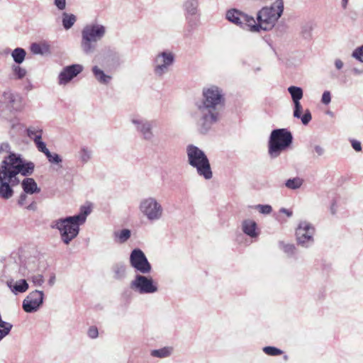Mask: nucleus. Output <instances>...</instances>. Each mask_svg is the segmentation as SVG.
I'll return each mask as SVG.
<instances>
[{
	"mask_svg": "<svg viewBox=\"0 0 363 363\" xmlns=\"http://www.w3.org/2000/svg\"><path fill=\"white\" fill-rule=\"evenodd\" d=\"M224 104L225 97L222 89L215 85L203 89L202 99L196 102V108L191 113V117L201 134L208 133L213 125L220 121V111Z\"/></svg>",
	"mask_w": 363,
	"mask_h": 363,
	"instance_id": "obj_1",
	"label": "nucleus"
},
{
	"mask_svg": "<svg viewBox=\"0 0 363 363\" xmlns=\"http://www.w3.org/2000/svg\"><path fill=\"white\" fill-rule=\"evenodd\" d=\"M35 164L24 160L21 155L10 153L0 163V198L8 200L13 195V187L21 183L18 174L28 177L33 174Z\"/></svg>",
	"mask_w": 363,
	"mask_h": 363,
	"instance_id": "obj_2",
	"label": "nucleus"
},
{
	"mask_svg": "<svg viewBox=\"0 0 363 363\" xmlns=\"http://www.w3.org/2000/svg\"><path fill=\"white\" fill-rule=\"evenodd\" d=\"M22 250L13 252L4 261V266L0 272V281L5 283L15 295L23 294L28 289V284L25 279L35 269V265L29 262L28 264L21 261Z\"/></svg>",
	"mask_w": 363,
	"mask_h": 363,
	"instance_id": "obj_3",
	"label": "nucleus"
},
{
	"mask_svg": "<svg viewBox=\"0 0 363 363\" xmlns=\"http://www.w3.org/2000/svg\"><path fill=\"white\" fill-rule=\"evenodd\" d=\"M91 211L89 206H82L78 214L57 219L52 222L51 228L58 230L62 242L69 245L79 235V227L85 223Z\"/></svg>",
	"mask_w": 363,
	"mask_h": 363,
	"instance_id": "obj_4",
	"label": "nucleus"
},
{
	"mask_svg": "<svg viewBox=\"0 0 363 363\" xmlns=\"http://www.w3.org/2000/svg\"><path fill=\"white\" fill-rule=\"evenodd\" d=\"M284 11L282 0H276L270 6L263 7L258 11L257 21L252 23V32H259L260 30H271L281 17Z\"/></svg>",
	"mask_w": 363,
	"mask_h": 363,
	"instance_id": "obj_5",
	"label": "nucleus"
},
{
	"mask_svg": "<svg viewBox=\"0 0 363 363\" xmlns=\"http://www.w3.org/2000/svg\"><path fill=\"white\" fill-rule=\"evenodd\" d=\"M186 152L189 164L195 168L197 174L206 180L213 177L211 164L205 152L197 146L190 144L186 146Z\"/></svg>",
	"mask_w": 363,
	"mask_h": 363,
	"instance_id": "obj_6",
	"label": "nucleus"
},
{
	"mask_svg": "<svg viewBox=\"0 0 363 363\" xmlns=\"http://www.w3.org/2000/svg\"><path fill=\"white\" fill-rule=\"evenodd\" d=\"M106 28L98 23L86 25L82 30L81 48L86 55L92 54L96 48L98 41L106 35Z\"/></svg>",
	"mask_w": 363,
	"mask_h": 363,
	"instance_id": "obj_7",
	"label": "nucleus"
},
{
	"mask_svg": "<svg viewBox=\"0 0 363 363\" xmlns=\"http://www.w3.org/2000/svg\"><path fill=\"white\" fill-rule=\"evenodd\" d=\"M293 142L291 133L286 128L274 129L271 132L268 143V153L272 158L279 157Z\"/></svg>",
	"mask_w": 363,
	"mask_h": 363,
	"instance_id": "obj_8",
	"label": "nucleus"
},
{
	"mask_svg": "<svg viewBox=\"0 0 363 363\" xmlns=\"http://www.w3.org/2000/svg\"><path fill=\"white\" fill-rule=\"evenodd\" d=\"M138 209L143 216L152 223L160 220L164 216V208L162 203L153 196L141 199Z\"/></svg>",
	"mask_w": 363,
	"mask_h": 363,
	"instance_id": "obj_9",
	"label": "nucleus"
},
{
	"mask_svg": "<svg viewBox=\"0 0 363 363\" xmlns=\"http://www.w3.org/2000/svg\"><path fill=\"white\" fill-rule=\"evenodd\" d=\"M130 288L139 294H152L159 290L157 283L151 276L138 273L130 282Z\"/></svg>",
	"mask_w": 363,
	"mask_h": 363,
	"instance_id": "obj_10",
	"label": "nucleus"
},
{
	"mask_svg": "<svg viewBox=\"0 0 363 363\" xmlns=\"http://www.w3.org/2000/svg\"><path fill=\"white\" fill-rule=\"evenodd\" d=\"M288 91L290 94L294 103V117L301 119L303 125H308L312 119V116L308 109H306L304 113L301 115L303 107L300 100L303 96V89L299 86H291L288 88Z\"/></svg>",
	"mask_w": 363,
	"mask_h": 363,
	"instance_id": "obj_11",
	"label": "nucleus"
},
{
	"mask_svg": "<svg viewBox=\"0 0 363 363\" xmlns=\"http://www.w3.org/2000/svg\"><path fill=\"white\" fill-rule=\"evenodd\" d=\"M175 62V55L170 50L158 52L152 60L153 72L158 77H163L169 72Z\"/></svg>",
	"mask_w": 363,
	"mask_h": 363,
	"instance_id": "obj_12",
	"label": "nucleus"
},
{
	"mask_svg": "<svg viewBox=\"0 0 363 363\" xmlns=\"http://www.w3.org/2000/svg\"><path fill=\"white\" fill-rule=\"evenodd\" d=\"M315 232V228L312 224L307 221H301L296 230L297 244L306 248L312 246Z\"/></svg>",
	"mask_w": 363,
	"mask_h": 363,
	"instance_id": "obj_13",
	"label": "nucleus"
},
{
	"mask_svg": "<svg viewBox=\"0 0 363 363\" xmlns=\"http://www.w3.org/2000/svg\"><path fill=\"white\" fill-rule=\"evenodd\" d=\"M130 122L134 125L135 130L140 135L142 139L146 141H152L155 138L153 128L155 121L147 120L140 116H133Z\"/></svg>",
	"mask_w": 363,
	"mask_h": 363,
	"instance_id": "obj_14",
	"label": "nucleus"
},
{
	"mask_svg": "<svg viewBox=\"0 0 363 363\" xmlns=\"http://www.w3.org/2000/svg\"><path fill=\"white\" fill-rule=\"evenodd\" d=\"M130 264L135 272L143 274H148L152 271L150 263L145 253L139 248H135L130 252Z\"/></svg>",
	"mask_w": 363,
	"mask_h": 363,
	"instance_id": "obj_15",
	"label": "nucleus"
},
{
	"mask_svg": "<svg viewBox=\"0 0 363 363\" xmlns=\"http://www.w3.org/2000/svg\"><path fill=\"white\" fill-rule=\"evenodd\" d=\"M225 18L230 23L242 28H247L252 32V23H255L254 17L238 9H231L226 11Z\"/></svg>",
	"mask_w": 363,
	"mask_h": 363,
	"instance_id": "obj_16",
	"label": "nucleus"
},
{
	"mask_svg": "<svg viewBox=\"0 0 363 363\" xmlns=\"http://www.w3.org/2000/svg\"><path fill=\"white\" fill-rule=\"evenodd\" d=\"M43 291L34 290L28 294L22 303V308L26 313H35L39 310L44 301Z\"/></svg>",
	"mask_w": 363,
	"mask_h": 363,
	"instance_id": "obj_17",
	"label": "nucleus"
},
{
	"mask_svg": "<svg viewBox=\"0 0 363 363\" xmlns=\"http://www.w3.org/2000/svg\"><path fill=\"white\" fill-rule=\"evenodd\" d=\"M83 66L79 64H73L66 66L58 75V83L65 85L83 71Z\"/></svg>",
	"mask_w": 363,
	"mask_h": 363,
	"instance_id": "obj_18",
	"label": "nucleus"
},
{
	"mask_svg": "<svg viewBox=\"0 0 363 363\" xmlns=\"http://www.w3.org/2000/svg\"><path fill=\"white\" fill-rule=\"evenodd\" d=\"M2 99L11 111L18 112L23 109V99L19 94L6 91L3 93Z\"/></svg>",
	"mask_w": 363,
	"mask_h": 363,
	"instance_id": "obj_19",
	"label": "nucleus"
},
{
	"mask_svg": "<svg viewBox=\"0 0 363 363\" xmlns=\"http://www.w3.org/2000/svg\"><path fill=\"white\" fill-rule=\"evenodd\" d=\"M183 9L186 20L191 23L194 18H199L201 12L198 0H186L183 3Z\"/></svg>",
	"mask_w": 363,
	"mask_h": 363,
	"instance_id": "obj_20",
	"label": "nucleus"
},
{
	"mask_svg": "<svg viewBox=\"0 0 363 363\" xmlns=\"http://www.w3.org/2000/svg\"><path fill=\"white\" fill-rule=\"evenodd\" d=\"M242 230L245 235L252 238H255L259 235L257 223L253 220H244L242 223Z\"/></svg>",
	"mask_w": 363,
	"mask_h": 363,
	"instance_id": "obj_21",
	"label": "nucleus"
},
{
	"mask_svg": "<svg viewBox=\"0 0 363 363\" xmlns=\"http://www.w3.org/2000/svg\"><path fill=\"white\" fill-rule=\"evenodd\" d=\"M111 272L114 279L123 281L127 277V266L124 262H116L112 265Z\"/></svg>",
	"mask_w": 363,
	"mask_h": 363,
	"instance_id": "obj_22",
	"label": "nucleus"
},
{
	"mask_svg": "<svg viewBox=\"0 0 363 363\" xmlns=\"http://www.w3.org/2000/svg\"><path fill=\"white\" fill-rule=\"evenodd\" d=\"M30 51L34 55H48L52 52L50 45L46 41L32 43L30 45Z\"/></svg>",
	"mask_w": 363,
	"mask_h": 363,
	"instance_id": "obj_23",
	"label": "nucleus"
},
{
	"mask_svg": "<svg viewBox=\"0 0 363 363\" xmlns=\"http://www.w3.org/2000/svg\"><path fill=\"white\" fill-rule=\"evenodd\" d=\"M21 187L23 192L28 194H38L40 189L38 186L37 183L34 179L26 177L21 182Z\"/></svg>",
	"mask_w": 363,
	"mask_h": 363,
	"instance_id": "obj_24",
	"label": "nucleus"
},
{
	"mask_svg": "<svg viewBox=\"0 0 363 363\" xmlns=\"http://www.w3.org/2000/svg\"><path fill=\"white\" fill-rule=\"evenodd\" d=\"M173 352V347L166 346L160 349L152 350L150 352V355L153 357L163 359L170 357L172 354Z\"/></svg>",
	"mask_w": 363,
	"mask_h": 363,
	"instance_id": "obj_25",
	"label": "nucleus"
},
{
	"mask_svg": "<svg viewBox=\"0 0 363 363\" xmlns=\"http://www.w3.org/2000/svg\"><path fill=\"white\" fill-rule=\"evenodd\" d=\"M92 72L94 77L101 84H107L111 79V76L106 74L98 66L92 67Z\"/></svg>",
	"mask_w": 363,
	"mask_h": 363,
	"instance_id": "obj_26",
	"label": "nucleus"
},
{
	"mask_svg": "<svg viewBox=\"0 0 363 363\" xmlns=\"http://www.w3.org/2000/svg\"><path fill=\"white\" fill-rule=\"evenodd\" d=\"M77 21V16L72 13L63 12L62 14V24L65 30L70 29Z\"/></svg>",
	"mask_w": 363,
	"mask_h": 363,
	"instance_id": "obj_27",
	"label": "nucleus"
},
{
	"mask_svg": "<svg viewBox=\"0 0 363 363\" xmlns=\"http://www.w3.org/2000/svg\"><path fill=\"white\" fill-rule=\"evenodd\" d=\"M303 184V179L301 177H296L294 178H291L287 179L285 182V186L291 190H296L301 188V186Z\"/></svg>",
	"mask_w": 363,
	"mask_h": 363,
	"instance_id": "obj_28",
	"label": "nucleus"
},
{
	"mask_svg": "<svg viewBox=\"0 0 363 363\" xmlns=\"http://www.w3.org/2000/svg\"><path fill=\"white\" fill-rule=\"evenodd\" d=\"M78 154L79 160L82 164L87 163L92 157V150L86 146L82 147Z\"/></svg>",
	"mask_w": 363,
	"mask_h": 363,
	"instance_id": "obj_29",
	"label": "nucleus"
},
{
	"mask_svg": "<svg viewBox=\"0 0 363 363\" xmlns=\"http://www.w3.org/2000/svg\"><path fill=\"white\" fill-rule=\"evenodd\" d=\"M26 55V50L21 48H16L11 52L13 61L18 65L21 64L24 61Z\"/></svg>",
	"mask_w": 363,
	"mask_h": 363,
	"instance_id": "obj_30",
	"label": "nucleus"
},
{
	"mask_svg": "<svg viewBox=\"0 0 363 363\" xmlns=\"http://www.w3.org/2000/svg\"><path fill=\"white\" fill-rule=\"evenodd\" d=\"M131 235V231L129 229H123L121 231L114 232L116 240L119 243L125 242Z\"/></svg>",
	"mask_w": 363,
	"mask_h": 363,
	"instance_id": "obj_31",
	"label": "nucleus"
},
{
	"mask_svg": "<svg viewBox=\"0 0 363 363\" xmlns=\"http://www.w3.org/2000/svg\"><path fill=\"white\" fill-rule=\"evenodd\" d=\"M27 135L28 137L33 140V142L38 140L35 139V137H38L39 139H42L43 130L38 127L30 126L27 128Z\"/></svg>",
	"mask_w": 363,
	"mask_h": 363,
	"instance_id": "obj_32",
	"label": "nucleus"
},
{
	"mask_svg": "<svg viewBox=\"0 0 363 363\" xmlns=\"http://www.w3.org/2000/svg\"><path fill=\"white\" fill-rule=\"evenodd\" d=\"M11 69L13 78L16 79H21L27 74L26 69L20 67L18 65H12Z\"/></svg>",
	"mask_w": 363,
	"mask_h": 363,
	"instance_id": "obj_33",
	"label": "nucleus"
},
{
	"mask_svg": "<svg viewBox=\"0 0 363 363\" xmlns=\"http://www.w3.org/2000/svg\"><path fill=\"white\" fill-rule=\"evenodd\" d=\"M279 246L288 256H294L296 252V248L293 244H285L283 241H280Z\"/></svg>",
	"mask_w": 363,
	"mask_h": 363,
	"instance_id": "obj_34",
	"label": "nucleus"
},
{
	"mask_svg": "<svg viewBox=\"0 0 363 363\" xmlns=\"http://www.w3.org/2000/svg\"><path fill=\"white\" fill-rule=\"evenodd\" d=\"M46 156L48 162L51 164L61 166V163L62 162V157L57 153L51 152L50 150L47 151V152L45 154Z\"/></svg>",
	"mask_w": 363,
	"mask_h": 363,
	"instance_id": "obj_35",
	"label": "nucleus"
},
{
	"mask_svg": "<svg viewBox=\"0 0 363 363\" xmlns=\"http://www.w3.org/2000/svg\"><path fill=\"white\" fill-rule=\"evenodd\" d=\"M12 328L13 325L10 323L6 321L0 323V341L10 333Z\"/></svg>",
	"mask_w": 363,
	"mask_h": 363,
	"instance_id": "obj_36",
	"label": "nucleus"
},
{
	"mask_svg": "<svg viewBox=\"0 0 363 363\" xmlns=\"http://www.w3.org/2000/svg\"><path fill=\"white\" fill-rule=\"evenodd\" d=\"M265 354L269 356H278L283 354V351L273 346H267L263 348Z\"/></svg>",
	"mask_w": 363,
	"mask_h": 363,
	"instance_id": "obj_37",
	"label": "nucleus"
},
{
	"mask_svg": "<svg viewBox=\"0 0 363 363\" xmlns=\"http://www.w3.org/2000/svg\"><path fill=\"white\" fill-rule=\"evenodd\" d=\"M35 139H38V140L35 141L34 143L38 150V151L45 154L47 151H49V150L46 147L45 143L42 141V139H39L38 137H35Z\"/></svg>",
	"mask_w": 363,
	"mask_h": 363,
	"instance_id": "obj_38",
	"label": "nucleus"
},
{
	"mask_svg": "<svg viewBox=\"0 0 363 363\" xmlns=\"http://www.w3.org/2000/svg\"><path fill=\"white\" fill-rule=\"evenodd\" d=\"M255 208L262 214H269L272 211V208L270 205L258 204L255 206Z\"/></svg>",
	"mask_w": 363,
	"mask_h": 363,
	"instance_id": "obj_39",
	"label": "nucleus"
},
{
	"mask_svg": "<svg viewBox=\"0 0 363 363\" xmlns=\"http://www.w3.org/2000/svg\"><path fill=\"white\" fill-rule=\"evenodd\" d=\"M352 57L363 62V45L355 49L352 52Z\"/></svg>",
	"mask_w": 363,
	"mask_h": 363,
	"instance_id": "obj_40",
	"label": "nucleus"
},
{
	"mask_svg": "<svg viewBox=\"0 0 363 363\" xmlns=\"http://www.w3.org/2000/svg\"><path fill=\"white\" fill-rule=\"evenodd\" d=\"M331 101V94L329 91H325L323 93L322 98H321V102L325 104L328 105Z\"/></svg>",
	"mask_w": 363,
	"mask_h": 363,
	"instance_id": "obj_41",
	"label": "nucleus"
},
{
	"mask_svg": "<svg viewBox=\"0 0 363 363\" xmlns=\"http://www.w3.org/2000/svg\"><path fill=\"white\" fill-rule=\"evenodd\" d=\"M32 281H33V284L35 286H40L44 283L43 277L40 274H38L37 276H33L32 277Z\"/></svg>",
	"mask_w": 363,
	"mask_h": 363,
	"instance_id": "obj_42",
	"label": "nucleus"
},
{
	"mask_svg": "<svg viewBox=\"0 0 363 363\" xmlns=\"http://www.w3.org/2000/svg\"><path fill=\"white\" fill-rule=\"evenodd\" d=\"M88 336L92 339L96 338L99 335L98 329L95 326H91L88 330Z\"/></svg>",
	"mask_w": 363,
	"mask_h": 363,
	"instance_id": "obj_43",
	"label": "nucleus"
},
{
	"mask_svg": "<svg viewBox=\"0 0 363 363\" xmlns=\"http://www.w3.org/2000/svg\"><path fill=\"white\" fill-rule=\"evenodd\" d=\"M54 5L59 11H63L66 8V0H54Z\"/></svg>",
	"mask_w": 363,
	"mask_h": 363,
	"instance_id": "obj_44",
	"label": "nucleus"
},
{
	"mask_svg": "<svg viewBox=\"0 0 363 363\" xmlns=\"http://www.w3.org/2000/svg\"><path fill=\"white\" fill-rule=\"evenodd\" d=\"M351 145L352 148L357 151L360 152L362 150V145L361 143L357 140L352 139L350 140Z\"/></svg>",
	"mask_w": 363,
	"mask_h": 363,
	"instance_id": "obj_45",
	"label": "nucleus"
},
{
	"mask_svg": "<svg viewBox=\"0 0 363 363\" xmlns=\"http://www.w3.org/2000/svg\"><path fill=\"white\" fill-rule=\"evenodd\" d=\"M2 152L13 153L12 152H11V147L8 143H2L1 144H0V153ZM9 155L10 154H9Z\"/></svg>",
	"mask_w": 363,
	"mask_h": 363,
	"instance_id": "obj_46",
	"label": "nucleus"
},
{
	"mask_svg": "<svg viewBox=\"0 0 363 363\" xmlns=\"http://www.w3.org/2000/svg\"><path fill=\"white\" fill-rule=\"evenodd\" d=\"M313 150H314L315 153L316 154L317 157H320V156L323 155L325 153L324 148L318 145H315L313 147Z\"/></svg>",
	"mask_w": 363,
	"mask_h": 363,
	"instance_id": "obj_47",
	"label": "nucleus"
},
{
	"mask_svg": "<svg viewBox=\"0 0 363 363\" xmlns=\"http://www.w3.org/2000/svg\"><path fill=\"white\" fill-rule=\"evenodd\" d=\"M27 194H26L25 192H23L20 194L19 199L18 200V204L19 206H23L25 204L26 199L28 198Z\"/></svg>",
	"mask_w": 363,
	"mask_h": 363,
	"instance_id": "obj_48",
	"label": "nucleus"
},
{
	"mask_svg": "<svg viewBox=\"0 0 363 363\" xmlns=\"http://www.w3.org/2000/svg\"><path fill=\"white\" fill-rule=\"evenodd\" d=\"M344 63L340 59H336L335 60V66L337 69L340 70L343 67Z\"/></svg>",
	"mask_w": 363,
	"mask_h": 363,
	"instance_id": "obj_49",
	"label": "nucleus"
},
{
	"mask_svg": "<svg viewBox=\"0 0 363 363\" xmlns=\"http://www.w3.org/2000/svg\"><path fill=\"white\" fill-rule=\"evenodd\" d=\"M279 212L286 214L287 216V217H289V218L291 217L293 215L292 211L285 208H281L279 210Z\"/></svg>",
	"mask_w": 363,
	"mask_h": 363,
	"instance_id": "obj_50",
	"label": "nucleus"
},
{
	"mask_svg": "<svg viewBox=\"0 0 363 363\" xmlns=\"http://www.w3.org/2000/svg\"><path fill=\"white\" fill-rule=\"evenodd\" d=\"M18 250H22V253H21V261L23 262V263H26V264H28L29 262H30L31 264H35L36 266V264H35V263L34 262V258H32V260H30V259H28V260L23 259V256L24 251L21 248L18 249L17 251H18Z\"/></svg>",
	"mask_w": 363,
	"mask_h": 363,
	"instance_id": "obj_51",
	"label": "nucleus"
},
{
	"mask_svg": "<svg viewBox=\"0 0 363 363\" xmlns=\"http://www.w3.org/2000/svg\"><path fill=\"white\" fill-rule=\"evenodd\" d=\"M336 212H337V204H336V201L334 200L330 206V213H331V214L335 215L336 213Z\"/></svg>",
	"mask_w": 363,
	"mask_h": 363,
	"instance_id": "obj_52",
	"label": "nucleus"
},
{
	"mask_svg": "<svg viewBox=\"0 0 363 363\" xmlns=\"http://www.w3.org/2000/svg\"><path fill=\"white\" fill-rule=\"evenodd\" d=\"M26 208L29 211H35L37 208V204L35 201H33L28 206H27Z\"/></svg>",
	"mask_w": 363,
	"mask_h": 363,
	"instance_id": "obj_53",
	"label": "nucleus"
},
{
	"mask_svg": "<svg viewBox=\"0 0 363 363\" xmlns=\"http://www.w3.org/2000/svg\"><path fill=\"white\" fill-rule=\"evenodd\" d=\"M111 56H113V59H115L116 61H118L119 60V55L115 51L110 50Z\"/></svg>",
	"mask_w": 363,
	"mask_h": 363,
	"instance_id": "obj_54",
	"label": "nucleus"
},
{
	"mask_svg": "<svg viewBox=\"0 0 363 363\" xmlns=\"http://www.w3.org/2000/svg\"><path fill=\"white\" fill-rule=\"evenodd\" d=\"M349 0H342V6L344 9L346 8Z\"/></svg>",
	"mask_w": 363,
	"mask_h": 363,
	"instance_id": "obj_55",
	"label": "nucleus"
},
{
	"mask_svg": "<svg viewBox=\"0 0 363 363\" xmlns=\"http://www.w3.org/2000/svg\"><path fill=\"white\" fill-rule=\"evenodd\" d=\"M352 71L354 74H359L362 72V71L359 70L357 68H354Z\"/></svg>",
	"mask_w": 363,
	"mask_h": 363,
	"instance_id": "obj_56",
	"label": "nucleus"
},
{
	"mask_svg": "<svg viewBox=\"0 0 363 363\" xmlns=\"http://www.w3.org/2000/svg\"><path fill=\"white\" fill-rule=\"evenodd\" d=\"M54 281H55V277H51V278L50 279V280H49V284H50V285H52V284H54Z\"/></svg>",
	"mask_w": 363,
	"mask_h": 363,
	"instance_id": "obj_57",
	"label": "nucleus"
},
{
	"mask_svg": "<svg viewBox=\"0 0 363 363\" xmlns=\"http://www.w3.org/2000/svg\"><path fill=\"white\" fill-rule=\"evenodd\" d=\"M288 359L287 355H285V356H284V359Z\"/></svg>",
	"mask_w": 363,
	"mask_h": 363,
	"instance_id": "obj_58",
	"label": "nucleus"
}]
</instances>
